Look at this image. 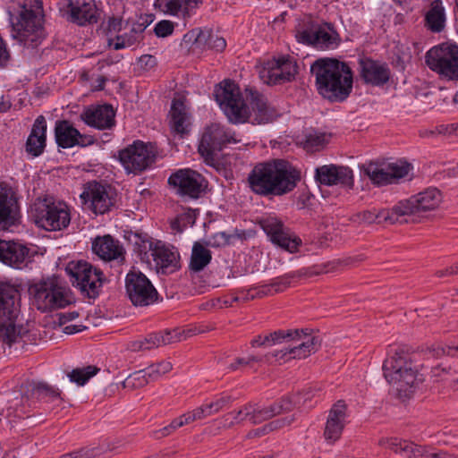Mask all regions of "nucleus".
Masks as SVG:
<instances>
[{
  "label": "nucleus",
  "mask_w": 458,
  "mask_h": 458,
  "mask_svg": "<svg viewBox=\"0 0 458 458\" xmlns=\"http://www.w3.org/2000/svg\"><path fill=\"white\" fill-rule=\"evenodd\" d=\"M359 220L360 222L366 224H381V223H388L390 225L395 223H403V219H400L397 206H394L391 209H381L377 211L373 210H365L357 215Z\"/></svg>",
  "instance_id": "c9c22d12"
},
{
  "label": "nucleus",
  "mask_w": 458,
  "mask_h": 458,
  "mask_svg": "<svg viewBox=\"0 0 458 458\" xmlns=\"http://www.w3.org/2000/svg\"><path fill=\"white\" fill-rule=\"evenodd\" d=\"M216 98L223 107L228 119L234 123L250 121L252 124H263L272 122L277 115L261 95H252L251 111L245 105L239 87L230 81H225L224 86L216 92Z\"/></svg>",
  "instance_id": "f03ea898"
},
{
  "label": "nucleus",
  "mask_w": 458,
  "mask_h": 458,
  "mask_svg": "<svg viewBox=\"0 0 458 458\" xmlns=\"http://www.w3.org/2000/svg\"><path fill=\"white\" fill-rule=\"evenodd\" d=\"M231 239V234L225 232H218L208 237L206 244L212 248H222L229 245Z\"/></svg>",
  "instance_id": "603ef678"
},
{
  "label": "nucleus",
  "mask_w": 458,
  "mask_h": 458,
  "mask_svg": "<svg viewBox=\"0 0 458 458\" xmlns=\"http://www.w3.org/2000/svg\"><path fill=\"white\" fill-rule=\"evenodd\" d=\"M174 30V22L167 20L158 21L154 28L155 34L159 38H165L171 35Z\"/></svg>",
  "instance_id": "bf43d9fd"
},
{
  "label": "nucleus",
  "mask_w": 458,
  "mask_h": 458,
  "mask_svg": "<svg viewBox=\"0 0 458 458\" xmlns=\"http://www.w3.org/2000/svg\"><path fill=\"white\" fill-rule=\"evenodd\" d=\"M295 420L294 415L287 416L284 418L275 420L266 425H264L262 428H260V430L263 432H271L279 428H282L285 426L291 425Z\"/></svg>",
  "instance_id": "6e6d98bb"
},
{
  "label": "nucleus",
  "mask_w": 458,
  "mask_h": 458,
  "mask_svg": "<svg viewBox=\"0 0 458 458\" xmlns=\"http://www.w3.org/2000/svg\"><path fill=\"white\" fill-rule=\"evenodd\" d=\"M315 178L325 185H344L352 188L353 186L352 170L347 166L335 165H325L316 169Z\"/></svg>",
  "instance_id": "bb28decb"
},
{
  "label": "nucleus",
  "mask_w": 458,
  "mask_h": 458,
  "mask_svg": "<svg viewBox=\"0 0 458 458\" xmlns=\"http://www.w3.org/2000/svg\"><path fill=\"white\" fill-rule=\"evenodd\" d=\"M327 143V135L318 131L308 132L301 141L303 148L309 152L318 151L323 148Z\"/></svg>",
  "instance_id": "c03bdc74"
},
{
  "label": "nucleus",
  "mask_w": 458,
  "mask_h": 458,
  "mask_svg": "<svg viewBox=\"0 0 458 458\" xmlns=\"http://www.w3.org/2000/svg\"><path fill=\"white\" fill-rule=\"evenodd\" d=\"M383 373L400 398H409L423 381L422 375L403 352H395L385 360Z\"/></svg>",
  "instance_id": "0eeeda50"
},
{
  "label": "nucleus",
  "mask_w": 458,
  "mask_h": 458,
  "mask_svg": "<svg viewBox=\"0 0 458 458\" xmlns=\"http://www.w3.org/2000/svg\"><path fill=\"white\" fill-rule=\"evenodd\" d=\"M425 63L441 79L458 81V45L445 42L431 47L425 55Z\"/></svg>",
  "instance_id": "9b49d317"
},
{
  "label": "nucleus",
  "mask_w": 458,
  "mask_h": 458,
  "mask_svg": "<svg viewBox=\"0 0 458 458\" xmlns=\"http://www.w3.org/2000/svg\"><path fill=\"white\" fill-rule=\"evenodd\" d=\"M155 248L156 242H153L147 234H135L133 250L141 259L148 257V252L152 254Z\"/></svg>",
  "instance_id": "49530a36"
},
{
  "label": "nucleus",
  "mask_w": 458,
  "mask_h": 458,
  "mask_svg": "<svg viewBox=\"0 0 458 458\" xmlns=\"http://www.w3.org/2000/svg\"><path fill=\"white\" fill-rule=\"evenodd\" d=\"M312 397L311 391L307 390L293 395L284 396L266 407L255 403H248L239 411H232L227 416L232 418V423L233 424H239L243 421L259 424L276 415L290 411L296 406L303 405L308 400H311Z\"/></svg>",
  "instance_id": "39448f33"
},
{
  "label": "nucleus",
  "mask_w": 458,
  "mask_h": 458,
  "mask_svg": "<svg viewBox=\"0 0 458 458\" xmlns=\"http://www.w3.org/2000/svg\"><path fill=\"white\" fill-rule=\"evenodd\" d=\"M428 458H458L455 454H450L446 451H436L433 447L430 450Z\"/></svg>",
  "instance_id": "774afa93"
},
{
  "label": "nucleus",
  "mask_w": 458,
  "mask_h": 458,
  "mask_svg": "<svg viewBox=\"0 0 458 458\" xmlns=\"http://www.w3.org/2000/svg\"><path fill=\"white\" fill-rule=\"evenodd\" d=\"M36 223L47 231H60L70 225L69 206L53 197H46L35 203Z\"/></svg>",
  "instance_id": "f8f14e48"
},
{
  "label": "nucleus",
  "mask_w": 458,
  "mask_h": 458,
  "mask_svg": "<svg viewBox=\"0 0 458 458\" xmlns=\"http://www.w3.org/2000/svg\"><path fill=\"white\" fill-rule=\"evenodd\" d=\"M194 44L197 47H207L216 52H222L226 47V41L224 38L208 30H199Z\"/></svg>",
  "instance_id": "ea45409f"
},
{
  "label": "nucleus",
  "mask_w": 458,
  "mask_h": 458,
  "mask_svg": "<svg viewBox=\"0 0 458 458\" xmlns=\"http://www.w3.org/2000/svg\"><path fill=\"white\" fill-rule=\"evenodd\" d=\"M259 224L274 244L291 253L297 251L301 244V240L276 217L263 218Z\"/></svg>",
  "instance_id": "a211bd4d"
},
{
  "label": "nucleus",
  "mask_w": 458,
  "mask_h": 458,
  "mask_svg": "<svg viewBox=\"0 0 458 458\" xmlns=\"http://www.w3.org/2000/svg\"><path fill=\"white\" fill-rule=\"evenodd\" d=\"M414 458H428L432 446L415 444Z\"/></svg>",
  "instance_id": "69168bd1"
},
{
  "label": "nucleus",
  "mask_w": 458,
  "mask_h": 458,
  "mask_svg": "<svg viewBox=\"0 0 458 458\" xmlns=\"http://www.w3.org/2000/svg\"><path fill=\"white\" fill-rule=\"evenodd\" d=\"M145 27L142 24L134 25L129 33L116 35L114 38H107L108 45L114 49L119 50L131 47L142 38V32Z\"/></svg>",
  "instance_id": "e433bc0d"
},
{
  "label": "nucleus",
  "mask_w": 458,
  "mask_h": 458,
  "mask_svg": "<svg viewBox=\"0 0 458 458\" xmlns=\"http://www.w3.org/2000/svg\"><path fill=\"white\" fill-rule=\"evenodd\" d=\"M19 7L15 19L10 13L12 37L28 47H37L42 36V1L21 0Z\"/></svg>",
  "instance_id": "423d86ee"
},
{
  "label": "nucleus",
  "mask_w": 458,
  "mask_h": 458,
  "mask_svg": "<svg viewBox=\"0 0 458 458\" xmlns=\"http://www.w3.org/2000/svg\"><path fill=\"white\" fill-rule=\"evenodd\" d=\"M19 301L20 293L14 286L0 283V340L8 345L26 333L21 326L16 324Z\"/></svg>",
  "instance_id": "6e6552de"
},
{
  "label": "nucleus",
  "mask_w": 458,
  "mask_h": 458,
  "mask_svg": "<svg viewBox=\"0 0 458 458\" xmlns=\"http://www.w3.org/2000/svg\"><path fill=\"white\" fill-rule=\"evenodd\" d=\"M55 137L58 147L69 148L74 146L87 147L94 143L90 135L81 134L67 120H58L55 126Z\"/></svg>",
  "instance_id": "5701e85b"
},
{
  "label": "nucleus",
  "mask_w": 458,
  "mask_h": 458,
  "mask_svg": "<svg viewBox=\"0 0 458 458\" xmlns=\"http://www.w3.org/2000/svg\"><path fill=\"white\" fill-rule=\"evenodd\" d=\"M379 445L393 450L396 454H401L408 458H414L415 443L411 441L397 437L382 438L379 440Z\"/></svg>",
  "instance_id": "a19ab883"
},
{
  "label": "nucleus",
  "mask_w": 458,
  "mask_h": 458,
  "mask_svg": "<svg viewBox=\"0 0 458 458\" xmlns=\"http://www.w3.org/2000/svg\"><path fill=\"white\" fill-rule=\"evenodd\" d=\"M318 93L331 103L345 101L352 91L353 72L349 64L335 58H318L310 66Z\"/></svg>",
  "instance_id": "7ed1b4c3"
},
{
  "label": "nucleus",
  "mask_w": 458,
  "mask_h": 458,
  "mask_svg": "<svg viewBox=\"0 0 458 458\" xmlns=\"http://www.w3.org/2000/svg\"><path fill=\"white\" fill-rule=\"evenodd\" d=\"M346 411L347 406L342 400L329 410L324 429V437L327 443L334 444L341 437L346 423Z\"/></svg>",
  "instance_id": "cd10ccee"
},
{
  "label": "nucleus",
  "mask_w": 458,
  "mask_h": 458,
  "mask_svg": "<svg viewBox=\"0 0 458 458\" xmlns=\"http://www.w3.org/2000/svg\"><path fill=\"white\" fill-rule=\"evenodd\" d=\"M129 300L136 307H147L158 300V293L150 280L140 271H131L125 278Z\"/></svg>",
  "instance_id": "dca6fc26"
},
{
  "label": "nucleus",
  "mask_w": 458,
  "mask_h": 458,
  "mask_svg": "<svg viewBox=\"0 0 458 458\" xmlns=\"http://www.w3.org/2000/svg\"><path fill=\"white\" fill-rule=\"evenodd\" d=\"M155 8L172 16L190 17L191 13L182 0H155Z\"/></svg>",
  "instance_id": "79ce46f5"
},
{
  "label": "nucleus",
  "mask_w": 458,
  "mask_h": 458,
  "mask_svg": "<svg viewBox=\"0 0 458 458\" xmlns=\"http://www.w3.org/2000/svg\"><path fill=\"white\" fill-rule=\"evenodd\" d=\"M151 256L157 269L163 274H171L180 268V255L174 247L166 246L158 241Z\"/></svg>",
  "instance_id": "7c9ffc66"
},
{
  "label": "nucleus",
  "mask_w": 458,
  "mask_h": 458,
  "mask_svg": "<svg viewBox=\"0 0 458 458\" xmlns=\"http://www.w3.org/2000/svg\"><path fill=\"white\" fill-rule=\"evenodd\" d=\"M36 308L42 311L62 309L70 303L65 288L55 279L42 280L29 289Z\"/></svg>",
  "instance_id": "ddd939ff"
},
{
  "label": "nucleus",
  "mask_w": 458,
  "mask_h": 458,
  "mask_svg": "<svg viewBox=\"0 0 458 458\" xmlns=\"http://www.w3.org/2000/svg\"><path fill=\"white\" fill-rule=\"evenodd\" d=\"M360 76L364 83L381 87L387 83L391 77V70L387 64L364 58L359 61Z\"/></svg>",
  "instance_id": "a878e982"
},
{
  "label": "nucleus",
  "mask_w": 458,
  "mask_h": 458,
  "mask_svg": "<svg viewBox=\"0 0 458 458\" xmlns=\"http://www.w3.org/2000/svg\"><path fill=\"white\" fill-rule=\"evenodd\" d=\"M173 366L169 361H161L146 368V373L151 381L157 380L162 375L172 369Z\"/></svg>",
  "instance_id": "3c124183"
},
{
  "label": "nucleus",
  "mask_w": 458,
  "mask_h": 458,
  "mask_svg": "<svg viewBox=\"0 0 458 458\" xmlns=\"http://www.w3.org/2000/svg\"><path fill=\"white\" fill-rule=\"evenodd\" d=\"M47 140V121L43 115H38L26 141V151L32 157L40 156L45 149Z\"/></svg>",
  "instance_id": "473e14b6"
},
{
  "label": "nucleus",
  "mask_w": 458,
  "mask_h": 458,
  "mask_svg": "<svg viewBox=\"0 0 458 458\" xmlns=\"http://www.w3.org/2000/svg\"><path fill=\"white\" fill-rule=\"evenodd\" d=\"M170 125L173 131L182 137L188 134L191 127V115L181 99H174L170 110Z\"/></svg>",
  "instance_id": "f704fd0d"
},
{
  "label": "nucleus",
  "mask_w": 458,
  "mask_h": 458,
  "mask_svg": "<svg viewBox=\"0 0 458 458\" xmlns=\"http://www.w3.org/2000/svg\"><path fill=\"white\" fill-rule=\"evenodd\" d=\"M296 38L298 42L321 50L334 48L339 42L338 34L335 31L329 32L320 26L302 30L297 33Z\"/></svg>",
  "instance_id": "393cba45"
},
{
  "label": "nucleus",
  "mask_w": 458,
  "mask_h": 458,
  "mask_svg": "<svg viewBox=\"0 0 458 458\" xmlns=\"http://www.w3.org/2000/svg\"><path fill=\"white\" fill-rule=\"evenodd\" d=\"M20 207L16 193L7 183H0V230H9L18 224Z\"/></svg>",
  "instance_id": "4be33fe9"
},
{
  "label": "nucleus",
  "mask_w": 458,
  "mask_h": 458,
  "mask_svg": "<svg viewBox=\"0 0 458 458\" xmlns=\"http://www.w3.org/2000/svg\"><path fill=\"white\" fill-rule=\"evenodd\" d=\"M88 125L98 130L111 129L115 125V111L111 105L89 106L80 115Z\"/></svg>",
  "instance_id": "b1692460"
},
{
  "label": "nucleus",
  "mask_w": 458,
  "mask_h": 458,
  "mask_svg": "<svg viewBox=\"0 0 458 458\" xmlns=\"http://www.w3.org/2000/svg\"><path fill=\"white\" fill-rule=\"evenodd\" d=\"M34 252L26 245L0 240V261L15 269H23L32 263Z\"/></svg>",
  "instance_id": "412c9836"
},
{
  "label": "nucleus",
  "mask_w": 458,
  "mask_h": 458,
  "mask_svg": "<svg viewBox=\"0 0 458 458\" xmlns=\"http://www.w3.org/2000/svg\"><path fill=\"white\" fill-rule=\"evenodd\" d=\"M151 380L148 378L146 369L136 371L130 375L125 380L127 386L131 385L133 387H142L148 384Z\"/></svg>",
  "instance_id": "864d4df0"
},
{
  "label": "nucleus",
  "mask_w": 458,
  "mask_h": 458,
  "mask_svg": "<svg viewBox=\"0 0 458 458\" xmlns=\"http://www.w3.org/2000/svg\"><path fill=\"white\" fill-rule=\"evenodd\" d=\"M437 355H449L458 357V344L457 345H445L438 346L437 350Z\"/></svg>",
  "instance_id": "680f3d73"
},
{
  "label": "nucleus",
  "mask_w": 458,
  "mask_h": 458,
  "mask_svg": "<svg viewBox=\"0 0 458 458\" xmlns=\"http://www.w3.org/2000/svg\"><path fill=\"white\" fill-rule=\"evenodd\" d=\"M35 391L40 399H47V401L57 403L62 402L61 392L59 389L49 386L47 383H38L35 387Z\"/></svg>",
  "instance_id": "de8ad7c7"
},
{
  "label": "nucleus",
  "mask_w": 458,
  "mask_h": 458,
  "mask_svg": "<svg viewBox=\"0 0 458 458\" xmlns=\"http://www.w3.org/2000/svg\"><path fill=\"white\" fill-rule=\"evenodd\" d=\"M68 19L80 26L98 21V8L94 0H68Z\"/></svg>",
  "instance_id": "c85d7f7f"
},
{
  "label": "nucleus",
  "mask_w": 458,
  "mask_h": 458,
  "mask_svg": "<svg viewBox=\"0 0 458 458\" xmlns=\"http://www.w3.org/2000/svg\"><path fill=\"white\" fill-rule=\"evenodd\" d=\"M426 27L434 33L441 32L445 26V8L440 1L433 2L431 8L425 15Z\"/></svg>",
  "instance_id": "4c0bfd02"
},
{
  "label": "nucleus",
  "mask_w": 458,
  "mask_h": 458,
  "mask_svg": "<svg viewBox=\"0 0 458 458\" xmlns=\"http://www.w3.org/2000/svg\"><path fill=\"white\" fill-rule=\"evenodd\" d=\"M123 20L121 18L112 17L109 18L106 23L102 25V28L108 37V38H113V36L119 32L122 29Z\"/></svg>",
  "instance_id": "13d9d810"
},
{
  "label": "nucleus",
  "mask_w": 458,
  "mask_h": 458,
  "mask_svg": "<svg viewBox=\"0 0 458 458\" xmlns=\"http://www.w3.org/2000/svg\"><path fill=\"white\" fill-rule=\"evenodd\" d=\"M240 140L235 138V133L220 123H211L207 126L202 133L199 153L208 164L215 161L216 155L227 145L237 143Z\"/></svg>",
  "instance_id": "4468645a"
},
{
  "label": "nucleus",
  "mask_w": 458,
  "mask_h": 458,
  "mask_svg": "<svg viewBox=\"0 0 458 458\" xmlns=\"http://www.w3.org/2000/svg\"><path fill=\"white\" fill-rule=\"evenodd\" d=\"M458 275V261L450 267L437 270L436 276L437 277L451 276Z\"/></svg>",
  "instance_id": "e2e57ef3"
},
{
  "label": "nucleus",
  "mask_w": 458,
  "mask_h": 458,
  "mask_svg": "<svg viewBox=\"0 0 458 458\" xmlns=\"http://www.w3.org/2000/svg\"><path fill=\"white\" fill-rule=\"evenodd\" d=\"M296 73V64L289 56H282L267 61L259 77L267 84H283L293 80Z\"/></svg>",
  "instance_id": "aec40b11"
},
{
  "label": "nucleus",
  "mask_w": 458,
  "mask_h": 458,
  "mask_svg": "<svg viewBox=\"0 0 458 458\" xmlns=\"http://www.w3.org/2000/svg\"><path fill=\"white\" fill-rule=\"evenodd\" d=\"M65 272L70 276L72 284L78 288L81 294L96 299L106 280L103 272L90 263L84 260L71 261L65 268Z\"/></svg>",
  "instance_id": "1a4fd4ad"
},
{
  "label": "nucleus",
  "mask_w": 458,
  "mask_h": 458,
  "mask_svg": "<svg viewBox=\"0 0 458 458\" xmlns=\"http://www.w3.org/2000/svg\"><path fill=\"white\" fill-rule=\"evenodd\" d=\"M81 198L84 206L96 215L110 212L117 202L116 190L110 184L96 181L85 184Z\"/></svg>",
  "instance_id": "2eb2a0df"
},
{
  "label": "nucleus",
  "mask_w": 458,
  "mask_h": 458,
  "mask_svg": "<svg viewBox=\"0 0 458 458\" xmlns=\"http://www.w3.org/2000/svg\"><path fill=\"white\" fill-rule=\"evenodd\" d=\"M168 184L177 195L192 199H199L208 186L202 174L189 168L173 173L168 178Z\"/></svg>",
  "instance_id": "f3484780"
},
{
  "label": "nucleus",
  "mask_w": 458,
  "mask_h": 458,
  "mask_svg": "<svg viewBox=\"0 0 458 458\" xmlns=\"http://www.w3.org/2000/svg\"><path fill=\"white\" fill-rule=\"evenodd\" d=\"M364 174H366L373 184L386 185L390 184V175L387 168L381 167L376 163H369L363 166Z\"/></svg>",
  "instance_id": "37998d69"
},
{
  "label": "nucleus",
  "mask_w": 458,
  "mask_h": 458,
  "mask_svg": "<svg viewBox=\"0 0 458 458\" xmlns=\"http://www.w3.org/2000/svg\"><path fill=\"white\" fill-rule=\"evenodd\" d=\"M410 164L407 162L398 161L394 163H389L386 165L387 173L390 175V183L395 182V180L405 177L410 171Z\"/></svg>",
  "instance_id": "8fccbe9b"
},
{
  "label": "nucleus",
  "mask_w": 458,
  "mask_h": 458,
  "mask_svg": "<svg viewBox=\"0 0 458 458\" xmlns=\"http://www.w3.org/2000/svg\"><path fill=\"white\" fill-rule=\"evenodd\" d=\"M432 374L434 377H441V380L451 382V386L454 390H458V377L455 379L451 378V369L444 368L442 366H437L432 369Z\"/></svg>",
  "instance_id": "5fc2aeb1"
},
{
  "label": "nucleus",
  "mask_w": 458,
  "mask_h": 458,
  "mask_svg": "<svg viewBox=\"0 0 458 458\" xmlns=\"http://www.w3.org/2000/svg\"><path fill=\"white\" fill-rule=\"evenodd\" d=\"M10 58V54L6 48V45L3 38L0 37V68L6 66Z\"/></svg>",
  "instance_id": "0e129e2a"
},
{
  "label": "nucleus",
  "mask_w": 458,
  "mask_h": 458,
  "mask_svg": "<svg viewBox=\"0 0 458 458\" xmlns=\"http://www.w3.org/2000/svg\"><path fill=\"white\" fill-rule=\"evenodd\" d=\"M261 359H259L257 356H249L247 358H237L234 362H232L229 365V369L231 370H237L241 369L242 367L250 366L252 362H258L260 361Z\"/></svg>",
  "instance_id": "052dcab7"
},
{
  "label": "nucleus",
  "mask_w": 458,
  "mask_h": 458,
  "mask_svg": "<svg viewBox=\"0 0 458 458\" xmlns=\"http://www.w3.org/2000/svg\"><path fill=\"white\" fill-rule=\"evenodd\" d=\"M262 339L265 345L284 344L281 349L267 354L265 357L267 360H270V356L284 360L303 359L314 352L319 345L318 338L311 335L308 329L278 330L262 336Z\"/></svg>",
  "instance_id": "20e7f679"
},
{
  "label": "nucleus",
  "mask_w": 458,
  "mask_h": 458,
  "mask_svg": "<svg viewBox=\"0 0 458 458\" xmlns=\"http://www.w3.org/2000/svg\"><path fill=\"white\" fill-rule=\"evenodd\" d=\"M442 201V194L437 188H428L396 204L400 219L408 215L436 209Z\"/></svg>",
  "instance_id": "6ab92c4d"
},
{
  "label": "nucleus",
  "mask_w": 458,
  "mask_h": 458,
  "mask_svg": "<svg viewBox=\"0 0 458 458\" xmlns=\"http://www.w3.org/2000/svg\"><path fill=\"white\" fill-rule=\"evenodd\" d=\"M158 151L155 143L140 140L118 151V159L129 174H140L150 168L157 159Z\"/></svg>",
  "instance_id": "9d476101"
},
{
  "label": "nucleus",
  "mask_w": 458,
  "mask_h": 458,
  "mask_svg": "<svg viewBox=\"0 0 458 458\" xmlns=\"http://www.w3.org/2000/svg\"><path fill=\"white\" fill-rule=\"evenodd\" d=\"M192 411H193L197 420H202L208 416L212 415L207 403L201 405L200 407H198L197 409L193 410Z\"/></svg>",
  "instance_id": "338daca9"
},
{
  "label": "nucleus",
  "mask_w": 458,
  "mask_h": 458,
  "mask_svg": "<svg viewBox=\"0 0 458 458\" xmlns=\"http://www.w3.org/2000/svg\"><path fill=\"white\" fill-rule=\"evenodd\" d=\"M106 448L103 445L93 446V447H83L80 450H76L68 454H64L60 458H92L104 454Z\"/></svg>",
  "instance_id": "09e8293b"
},
{
  "label": "nucleus",
  "mask_w": 458,
  "mask_h": 458,
  "mask_svg": "<svg viewBox=\"0 0 458 458\" xmlns=\"http://www.w3.org/2000/svg\"><path fill=\"white\" fill-rule=\"evenodd\" d=\"M233 399L228 394L216 396L212 402L207 403L211 414H215L232 403Z\"/></svg>",
  "instance_id": "4d7b16f0"
},
{
  "label": "nucleus",
  "mask_w": 458,
  "mask_h": 458,
  "mask_svg": "<svg viewBox=\"0 0 458 458\" xmlns=\"http://www.w3.org/2000/svg\"><path fill=\"white\" fill-rule=\"evenodd\" d=\"M92 250L104 260L122 264L125 259L123 245L110 235L96 238L92 243Z\"/></svg>",
  "instance_id": "c756f323"
},
{
  "label": "nucleus",
  "mask_w": 458,
  "mask_h": 458,
  "mask_svg": "<svg viewBox=\"0 0 458 458\" xmlns=\"http://www.w3.org/2000/svg\"><path fill=\"white\" fill-rule=\"evenodd\" d=\"M301 180V172L284 159H272L254 165L248 174L250 189L263 197L291 192Z\"/></svg>",
  "instance_id": "f257e3e1"
},
{
  "label": "nucleus",
  "mask_w": 458,
  "mask_h": 458,
  "mask_svg": "<svg viewBox=\"0 0 458 458\" xmlns=\"http://www.w3.org/2000/svg\"><path fill=\"white\" fill-rule=\"evenodd\" d=\"M99 369L95 366H87L72 369L68 377L71 382L76 383L78 386H84L90 377L95 376Z\"/></svg>",
  "instance_id": "a18cd8bd"
},
{
  "label": "nucleus",
  "mask_w": 458,
  "mask_h": 458,
  "mask_svg": "<svg viewBox=\"0 0 458 458\" xmlns=\"http://www.w3.org/2000/svg\"><path fill=\"white\" fill-rule=\"evenodd\" d=\"M299 276V272H289L282 276H278L273 279L272 282L268 284L249 289L245 299H254L255 297H263L266 295L283 292L289 287L291 280Z\"/></svg>",
  "instance_id": "72a5a7b5"
},
{
  "label": "nucleus",
  "mask_w": 458,
  "mask_h": 458,
  "mask_svg": "<svg viewBox=\"0 0 458 458\" xmlns=\"http://www.w3.org/2000/svg\"><path fill=\"white\" fill-rule=\"evenodd\" d=\"M211 251L200 242H196L191 249L189 268L191 272H200L211 262Z\"/></svg>",
  "instance_id": "58836bf2"
},
{
  "label": "nucleus",
  "mask_w": 458,
  "mask_h": 458,
  "mask_svg": "<svg viewBox=\"0 0 458 458\" xmlns=\"http://www.w3.org/2000/svg\"><path fill=\"white\" fill-rule=\"evenodd\" d=\"M177 341H179V335L175 330L160 331L132 341L130 344V349L132 352L151 350Z\"/></svg>",
  "instance_id": "2f4dec72"
}]
</instances>
